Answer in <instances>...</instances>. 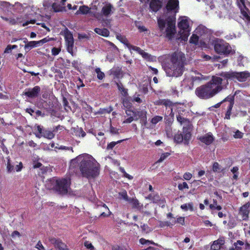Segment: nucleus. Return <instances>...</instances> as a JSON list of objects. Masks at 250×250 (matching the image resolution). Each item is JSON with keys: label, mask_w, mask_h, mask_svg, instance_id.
<instances>
[{"label": "nucleus", "mask_w": 250, "mask_h": 250, "mask_svg": "<svg viewBox=\"0 0 250 250\" xmlns=\"http://www.w3.org/2000/svg\"><path fill=\"white\" fill-rule=\"evenodd\" d=\"M78 167L83 176L87 178H95L99 174V164L88 154L80 155L71 161L70 169L74 172Z\"/></svg>", "instance_id": "f257e3e1"}, {"label": "nucleus", "mask_w": 250, "mask_h": 250, "mask_svg": "<svg viewBox=\"0 0 250 250\" xmlns=\"http://www.w3.org/2000/svg\"><path fill=\"white\" fill-rule=\"evenodd\" d=\"M227 84V81L223 80L221 77L213 76L208 82L196 89L195 94L200 99H208L226 89Z\"/></svg>", "instance_id": "f03ea898"}, {"label": "nucleus", "mask_w": 250, "mask_h": 250, "mask_svg": "<svg viewBox=\"0 0 250 250\" xmlns=\"http://www.w3.org/2000/svg\"><path fill=\"white\" fill-rule=\"evenodd\" d=\"M185 57L181 51H176L171 55L170 62L164 67L167 76L179 77L183 74Z\"/></svg>", "instance_id": "7ed1b4c3"}, {"label": "nucleus", "mask_w": 250, "mask_h": 250, "mask_svg": "<svg viewBox=\"0 0 250 250\" xmlns=\"http://www.w3.org/2000/svg\"><path fill=\"white\" fill-rule=\"evenodd\" d=\"M158 24L159 29L166 38L170 40L173 37L176 32L174 16L163 15L158 19Z\"/></svg>", "instance_id": "20e7f679"}, {"label": "nucleus", "mask_w": 250, "mask_h": 250, "mask_svg": "<svg viewBox=\"0 0 250 250\" xmlns=\"http://www.w3.org/2000/svg\"><path fill=\"white\" fill-rule=\"evenodd\" d=\"M52 185L51 188L54 189L61 194L67 193L70 185V179L69 178L57 179L53 178L50 180Z\"/></svg>", "instance_id": "39448f33"}, {"label": "nucleus", "mask_w": 250, "mask_h": 250, "mask_svg": "<svg viewBox=\"0 0 250 250\" xmlns=\"http://www.w3.org/2000/svg\"><path fill=\"white\" fill-rule=\"evenodd\" d=\"M178 26L180 38L183 41H187L190 31V21L187 17H182L178 19Z\"/></svg>", "instance_id": "423d86ee"}, {"label": "nucleus", "mask_w": 250, "mask_h": 250, "mask_svg": "<svg viewBox=\"0 0 250 250\" xmlns=\"http://www.w3.org/2000/svg\"><path fill=\"white\" fill-rule=\"evenodd\" d=\"M214 48L215 51L219 54L228 55L235 53V51L232 49L229 44L222 40H215L214 42Z\"/></svg>", "instance_id": "0eeeda50"}, {"label": "nucleus", "mask_w": 250, "mask_h": 250, "mask_svg": "<svg viewBox=\"0 0 250 250\" xmlns=\"http://www.w3.org/2000/svg\"><path fill=\"white\" fill-rule=\"evenodd\" d=\"M114 10V7L111 4L106 3L102 7L101 13L91 12L90 15L96 18L98 21H105V23H106V21L107 20H105L104 17H109L113 13Z\"/></svg>", "instance_id": "6e6552de"}, {"label": "nucleus", "mask_w": 250, "mask_h": 250, "mask_svg": "<svg viewBox=\"0 0 250 250\" xmlns=\"http://www.w3.org/2000/svg\"><path fill=\"white\" fill-rule=\"evenodd\" d=\"M221 76L227 79H236L239 82H245L250 77V73L248 71L240 72L230 71L222 73Z\"/></svg>", "instance_id": "1a4fd4ad"}, {"label": "nucleus", "mask_w": 250, "mask_h": 250, "mask_svg": "<svg viewBox=\"0 0 250 250\" xmlns=\"http://www.w3.org/2000/svg\"><path fill=\"white\" fill-rule=\"evenodd\" d=\"M0 6L4 11H6V9L7 10L6 15L5 17L2 16L1 18L10 24H14L15 23V21L14 18V15L11 11V9H14V6L10 5L9 3L5 1H0Z\"/></svg>", "instance_id": "9d476101"}, {"label": "nucleus", "mask_w": 250, "mask_h": 250, "mask_svg": "<svg viewBox=\"0 0 250 250\" xmlns=\"http://www.w3.org/2000/svg\"><path fill=\"white\" fill-rule=\"evenodd\" d=\"M64 39L67 51L72 56L74 55L73 50L74 39L72 34L68 30H66L64 33Z\"/></svg>", "instance_id": "9b49d317"}, {"label": "nucleus", "mask_w": 250, "mask_h": 250, "mask_svg": "<svg viewBox=\"0 0 250 250\" xmlns=\"http://www.w3.org/2000/svg\"><path fill=\"white\" fill-rule=\"evenodd\" d=\"M247 0H237L238 5L240 8L241 12L244 19L250 22V17L249 15V10L246 8L245 3Z\"/></svg>", "instance_id": "f8f14e48"}, {"label": "nucleus", "mask_w": 250, "mask_h": 250, "mask_svg": "<svg viewBox=\"0 0 250 250\" xmlns=\"http://www.w3.org/2000/svg\"><path fill=\"white\" fill-rule=\"evenodd\" d=\"M166 7L167 11H173L175 14L176 13L179 9L178 0H169Z\"/></svg>", "instance_id": "ddd939ff"}, {"label": "nucleus", "mask_w": 250, "mask_h": 250, "mask_svg": "<svg viewBox=\"0 0 250 250\" xmlns=\"http://www.w3.org/2000/svg\"><path fill=\"white\" fill-rule=\"evenodd\" d=\"M223 101H228L229 102L227 113L226 114V118L227 119H230L231 111L234 104V96H228L223 100Z\"/></svg>", "instance_id": "4468645a"}, {"label": "nucleus", "mask_w": 250, "mask_h": 250, "mask_svg": "<svg viewBox=\"0 0 250 250\" xmlns=\"http://www.w3.org/2000/svg\"><path fill=\"white\" fill-rule=\"evenodd\" d=\"M198 139L201 142L208 146L210 145L213 142L214 138L212 134L210 133H209L199 137Z\"/></svg>", "instance_id": "2eb2a0df"}, {"label": "nucleus", "mask_w": 250, "mask_h": 250, "mask_svg": "<svg viewBox=\"0 0 250 250\" xmlns=\"http://www.w3.org/2000/svg\"><path fill=\"white\" fill-rule=\"evenodd\" d=\"M41 91V88L39 86H36L33 88L29 89L25 92V95L29 98L37 97Z\"/></svg>", "instance_id": "dca6fc26"}, {"label": "nucleus", "mask_w": 250, "mask_h": 250, "mask_svg": "<svg viewBox=\"0 0 250 250\" xmlns=\"http://www.w3.org/2000/svg\"><path fill=\"white\" fill-rule=\"evenodd\" d=\"M135 114L137 117V120L140 119L141 123L146 125L147 123L146 111L145 110H136Z\"/></svg>", "instance_id": "f3484780"}, {"label": "nucleus", "mask_w": 250, "mask_h": 250, "mask_svg": "<svg viewBox=\"0 0 250 250\" xmlns=\"http://www.w3.org/2000/svg\"><path fill=\"white\" fill-rule=\"evenodd\" d=\"M162 3L160 0H152L149 3V7L152 11L156 12L161 8Z\"/></svg>", "instance_id": "a211bd4d"}, {"label": "nucleus", "mask_w": 250, "mask_h": 250, "mask_svg": "<svg viewBox=\"0 0 250 250\" xmlns=\"http://www.w3.org/2000/svg\"><path fill=\"white\" fill-rule=\"evenodd\" d=\"M249 205L246 204L241 207L239 210V214L242 215V218L243 220H246L248 217L249 210L248 208Z\"/></svg>", "instance_id": "6ab92c4d"}, {"label": "nucleus", "mask_w": 250, "mask_h": 250, "mask_svg": "<svg viewBox=\"0 0 250 250\" xmlns=\"http://www.w3.org/2000/svg\"><path fill=\"white\" fill-rule=\"evenodd\" d=\"M24 42L25 43L24 49L26 52L29 51L33 48L39 46L38 41L28 42L27 39H25Z\"/></svg>", "instance_id": "aec40b11"}, {"label": "nucleus", "mask_w": 250, "mask_h": 250, "mask_svg": "<svg viewBox=\"0 0 250 250\" xmlns=\"http://www.w3.org/2000/svg\"><path fill=\"white\" fill-rule=\"evenodd\" d=\"M33 130L37 137L40 138L42 136L44 130L42 126L37 125H35L33 127Z\"/></svg>", "instance_id": "412c9836"}, {"label": "nucleus", "mask_w": 250, "mask_h": 250, "mask_svg": "<svg viewBox=\"0 0 250 250\" xmlns=\"http://www.w3.org/2000/svg\"><path fill=\"white\" fill-rule=\"evenodd\" d=\"M224 244V240L222 239H219L213 242V244L211 246V249L212 250H220L221 246Z\"/></svg>", "instance_id": "4be33fe9"}, {"label": "nucleus", "mask_w": 250, "mask_h": 250, "mask_svg": "<svg viewBox=\"0 0 250 250\" xmlns=\"http://www.w3.org/2000/svg\"><path fill=\"white\" fill-rule=\"evenodd\" d=\"M91 12H93L92 11H90V9L89 7L85 5H83L79 7V10L76 12V14L78 15L80 14H87L88 13H89L90 14V13Z\"/></svg>", "instance_id": "5701e85b"}, {"label": "nucleus", "mask_w": 250, "mask_h": 250, "mask_svg": "<svg viewBox=\"0 0 250 250\" xmlns=\"http://www.w3.org/2000/svg\"><path fill=\"white\" fill-rule=\"evenodd\" d=\"M94 31L97 34L104 37H107L109 35V31L106 28L101 29L99 28H96L94 29Z\"/></svg>", "instance_id": "b1692460"}, {"label": "nucleus", "mask_w": 250, "mask_h": 250, "mask_svg": "<svg viewBox=\"0 0 250 250\" xmlns=\"http://www.w3.org/2000/svg\"><path fill=\"white\" fill-rule=\"evenodd\" d=\"M129 202L132 205L133 208H136L138 210H141L143 207V205L141 204L139 201L136 199L131 198L130 199Z\"/></svg>", "instance_id": "393cba45"}, {"label": "nucleus", "mask_w": 250, "mask_h": 250, "mask_svg": "<svg viewBox=\"0 0 250 250\" xmlns=\"http://www.w3.org/2000/svg\"><path fill=\"white\" fill-rule=\"evenodd\" d=\"M54 136L55 134L52 131L44 130L42 137H43L48 139H52L54 137Z\"/></svg>", "instance_id": "a878e982"}, {"label": "nucleus", "mask_w": 250, "mask_h": 250, "mask_svg": "<svg viewBox=\"0 0 250 250\" xmlns=\"http://www.w3.org/2000/svg\"><path fill=\"white\" fill-rule=\"evenodd\" d=\"M185 128H183V137L185 144H188V141L190 140L191 137V134L189 131L187 130L185 131Z\"/></svg>", "instance_id": "bb28decb"}, {"label": "nucleus", "mask_w": 250, "mask_h": 250, "mask_svg": "<svg viewBox=\"0 0 250 250\" xmlns=\"http://www.w3.org/2000/svg\"><path fill=\"white\" fill-rule=\"evenodd\" d=\"M116 85L119 91H120L122 94L125 96L127 95V89L124 87L123 84L121 83H116Z\"/></svg>", "instance_id": "cd10ccee"}, {"label": "nucleus", "mask_w": 250, "mask_h": 250, "mask_svg": "<svg viewBox=\"0 0 250 250\" xmlns=\"http://www.w3.org/2000/svg\"><path fill=\"white\" fill-rule=\"evenodd\" d=\"M117 38L122 42H123L125 45L128 48H129V46H130L131 44L129 43L128 40L125 37L122 36L121 35H118L117 36Z\"/></svg>", "instance_id": "c85d7f7f"}, {"label": "nucleus", "mask_w": 250, "mask_h": 250, "mask_svg": "<svg viewBox=\"0 0 250 250\" xmlns=\"http://www.w3.org/2000/svg\"><path fill=\"white\" fill-rule=\"evenodd\" d=\"M55 248L58 249L59 250H69L67 246L61 240H60L59 243L57 244V245H56Z\"/></svg>", "instance_id": "c756f323"}, {"label": "nucleus", "mask_w": 250, "mask_h": 250, "mask_svg": "<svg viewBox=\"0 0 250 250\" xmlns=\"http://www.w3.org/2000/svg\"><path fill=\"white\" fill-rule=\"evenodd\" d=\"M181 208L185 211H187L188 209L192 211L193 209V204L192 203H190L188 204H185L182 205L181 206Z\"/></svg>", "instance_id": "7c9ffc66"}, {"label": "nucleus", "mask_w": 250, "mask_h": 250, "mask_svg": "<svg viewBox=\"0 0 250 250\" xmlns=\"http://www.w3.org/2000/svg\"><path fill=\"white\" fill-rule=\"evenodd\" d=\"M206 31V28L203 26H199L197 28H196L195 32L196 34H199V35H202L204 33H205Z\"/></svg>", "instance_id": "2f4dec72"}, {"label": "nucleus", "mask_w": 250, "mask_h": 250, "mask_svg": "<svg viewBox=\"0 0 250 250\" xmlns=\"http://www.w3.org/2000/svg\"><path fill=\"white\" fill-rule=\"evenodd\" d=\"M102 206L105 208L106 211H104L102 213L100 216L104 217L109 216L111 214V212L110 211L109 208L104 204Z\"/></svg>", "instance_id": "473e14b6"}, {"label": "nucleus", "mask_w": 250, "mask_h": 250, "mask_svg": "<svg viewBox=\"0 0 250 250\" xmlns=\"http://www.w3.org/2000/svg\"><path fill=\"white\" fill-rule=\"evenodd\" d=\"M233 136L235 139H241L243 137L244 133L239 130L235 129L233 131Z\"/></svg>", "instance_id": "72a5a7b5"}, {"label": "nucleus", "mask_w": 250, "mask_h": 250, "mask_svg": "<svg viewBox=\"0 0 250 250\" xmlns=\"http://www.w3.org/2000/svg\"><path fill=\"white\" fill-rule=\"evenodd\" d=\"M198 40H199V36L197 34H193L192 35V36L190 37L189 42L190 43H193L195 44H197Z\"/></svg>", "instance_id": "f704fd0d"}, {"label": "nucleus", "mask_w": 250, "mask_h": 250, "mask_svg": "<svg viewBox=\"0 0 250 250\" xmlns=\"http://www.w3.org/2000/svg\"><path fill=\"white\" fill-rule=\"evenodd\" d=\"M174 140L178 143H182L184 141L183 135L178 133L174 136Z\"/></svg>", "instance_id": "c9c22d12"}, {"label": "nucleus", "mask_w": 250, "mask_h": 250, "mask_svg": "<svg viewBox=\"0 0 250 250\" xmlns=\"http://www.w3.org/2000/svg\"><path fill=\"white\" fill-rule=\"evenodd\" d=\"M163 119V117L160 116H156L152 118L151 123L153 125H156L158 122L161 121Z\"/></svg>", "instance_id": "e433bc0d"}, {"label": "nucleus", "mask_w": 250, "mask_h": 250, "mask_svg": "<svg viewBox=\"0 0 250 250\" xmlns=\"http://www.w3.org/2000/svg\"><path fill=\"white\" fill-rule=\"evenodd\" d=\"M119 196L121 198L129 202L131 198H128L127 192L126 191H123L119 193Z\"/></svg>", "instance_id": "4c0bfd02"}, {"label": "nucleus", "mask_w": 250, "mask_h": 250, "mask_svg": "<svg viewBox=\"0 0 250 250\" xmlns=\"http://www.w3.org/2000/svg\"><path fill=\"white\" fill-rule=\"evenodd\" d=\"M52 8L55 12H60L62 11L63 7L57 4L56 3H53L52 5Z\"/></svg>", "instance_id": "58836bf2"}, {"label": "nucleus", "mask_w": 250, "mask_h": 250, "mask_svg": "<svg viewBox=\"0 0 250 250\" xmlns=\"http://www.w3.org/2000/svg\"><path fill=\"white\" fill-rule=\"evenodd\" d=\"M172 223L173 224V225L175 224L176 223L184 225L185 224V218L183 217H180L178 218L176 220L174 219L172 220Z\"/></svg>", "instance_id": "ea45409f"}, {"label": "nucleus", "mask_w": 250, "mask_h": 250, "mask_svg": "<svg viewBox=\"0 0 250 250\" xmlns=\"http://www.w3.org/2000/svg\"><path fill=\"white\" fill-rule=\"evenodd\" d=\"M95 72L97 74V78L99 80H102L104 77V74L101 71L100 68H97L95 69Z\"/></svg>", "instance_id": "a19ab883"}, {"label": "nucleus", "mask_w": 250, "mask_h": 250, "mask_svg": "<svg viewBox=\"0 0 250 250\" xmlns=\"http://www.w3.org/2000/svg\"><path fill=\"white\" fill-rule=\"evenodd\" d=\"M212 170L214 172H220L222 171V169L220 167L219 164L215 162L213 164Z\"/></svg>", "instance_id": "79ce46f5"}, {"label": "nucleus", "mask_w": 250, "mask_h": 250, "mask_svg": "<svg viewBox=\"0 0 250 250\" xmlns=\"http://www.w3.org/2000/svg\"><path fill=\"white\" fill-rule=\"evenodd\" d=\"M54 39L53 38H49V37H46V38H44V39L40 40V41H38V44H39V46L42 45L43 44L45 43H46L50 41H52V40H53Z\"/></svg>", "instance_id": "37998d69"}, {"label": "nucleus", "mask_w": 250, "mask_h": 250, "mask_svg": "<svg viewBox=\"0 0 250 250\" xmlns=\"http://www.w3.org/2000/svg\"><path fill=\"white\" fill-rule=\"evenodd\" d=\"M136 111H132L130 110H126L125 113L129 117H133L135 118V120H137V117L136 114H135Z\"/></svg>", "instance_id": "c03bdc74"}, {"label": "nucleus", "mask_w": 250, "mask_h": 250, "mask_svg": "<svg viewBox=\"0 0 250 250\" xmlns=\"http://www.w3.org/2000/svg\"><path fill=\"white\" fill-rule=\"evenodd\" d=\"M244 245V243L240 241V240H238L237 241V242L235 243L234 244V246L235 247V248H234V249H235L236 250H241L242 249V246Z\"/></svg>", "instance_id": "a18cd8bd"}, {"label": "nucleus", "mask_w": 250, "mask_h": 250, "mask_svg": "<svg viewBox=\"0 0 250 250\" xmlns=\"http://www.w3.org/2000/svg\"><path fill=\"white\" fill-rule=\"evenodd\" d=\"M123 141V140H120V141H117V142H111L110 143L108 144V145L107 146V147H106V149L107 150L112 149L116 145H117V144H118L119 143H121Z\"/></svg>", "instance_id": "49530a36"}, {"label": "nucleus", "mask_w": 250, "mask_h": 250, "mask_svg": "<svg viewBox=\"0 0 250 250\" xmlns=\"http://www.w3.org/2000/svg\"><path fill=\"white\" fill-rule=\"evenodd\" d=\"M16 48V46L15 45H8L5 48L4 53V54H9L12 52V50Z\"/></svg>", "instance_id": "de8ad7c7"}, {"label": "nucleus", "mask_w": 250, "mask_h": 250, "mask_svg": "<svg viewBox=\"0 0 250 250\" xmlns=\"http://www.w3.org/2000/svg\"><path fill=\"white\" fill-rule=\"evenodd\" d=\"M78 39L80 40H88L89 39V37L85 33H79L78 34Z\"/></svg>", "instance_id": "09e8293b"}, {"label": "nucleus", "mask_w": 250, "mask_h": 250, "mask_svg": "<svg viewBox=\"0 0 250 250\" xmlns=\"http://www.w3.org/2000/svg\"><path fill=\"white\" fill-rule=\"evenodd\" d=\"M128 49L130 50H133L137 52V53H138L139 54H140V53H141V52L143 50L140 47H137V46H133V45H132L129 46V48Z\"/></svg>", "instance_id": "8fccbe9b"}, {"label": "nucleus", "mask_w": 250, "mask_h": 250, "mask_svg": "<svg viewBox=\"0 0 250 250\" xmlns=\"http://www.w3.org/2000/svg\"><path fill=\"white\" fill-rule=\"evenodd\" d=\"M140 242L141 244H142L143 245L148 243V244H153V245H157V244H156L153 241L147 240H146V239H145L144 238H141L140 239Z\"/></svg>", "instance_id": "3c124183"}, {"label": "nucleus", "mask_w": 250, "mask_h": 250, "mask_svg": "<svg viewBox=\"0 0 250 250\" xmlns=\"http://www.w3.org/2000/svg\"><path fill=\"white\" fill-rule=\"evenodd\" d=\"M178 188L179 190H182L184 188L188 189L189 187L186 182H183L182 184H180L178 186Z\"/></svg>", "instance_id": "603ef678"}, {"label": "nucleus", "mask_w": 250, "mask_h": 250, "mask_svg": "<svg viewBox=\"0 0 250 250\" xmlns=\"http://www.w3.org/2000/svg\"><path fill=\"white\" fill-rule=\"evenodd\" d=\"M49 242L54 245V247H56L57 244L60 241V240L56 239L54 237H51L49 239Z\"/></svg>", "instance_id": "864d4df0"}, {"label": "nucleus", "mask_w": 250, "mask_h": 250, "mask_svg": "<svg viewBox=\"0 0 250 250\" xmlns=\"http://www.w3.org/2000/svg\"><path fill=\"white\" fill-rule=\"evenodd\" d=\"M140 55L142 56L143 58H144L145 59H146V60L150 59V55L148 53L145 52L143 50L140 53Z\"/></svg>", "instance_id": "5fc2aeb1"}, {"label": "nucleus", "mask_w": 250, "mask_h": 250, "mask_svg": "<svg viewBox=\"0 0 250 250\" xmlns=\"http://www.w3.org/2000/svg\"><path fill=\"white\" fill-rule=\"evenodd\" d=\"M169 155V153H165L163 154L159 159L158 160V163H161L163 162L166 158H167Z\"/></svg>", "instance_id": "6e6d98bb"}, {"label": "nucleus", "mask_w": 250, "mask_h": 250, "mask_svg": "<svg viewBox=\"0 0 250 250\" xmlns=\"http://www.w3.org/2000/svg\"><path fill=\"white\" fill-rule=\"evenodd\" d=\"M60 51H61L60 48H56V47H53L51 50L52 54L54 56H56L58 54H59V53L60 52Z\"/></svg>", "instance_id": "4d7b16f0"}, {"label": "nucleus", "mask_w": 250, "mask_h": 250, "mask_svg": "<svg viewBox=\"0 0 250 250\" xmlns=\"http://www.w3.org/2000/svg\"><path fill=\"white\" fill-rule=\"evenodd\" d=\"M173 225V224L172 223V221L171 222H168V221H165L161 222L160 224V226L161 227H165V226H169V227H172Z\"/></svg>", "instance_id": "13d9d810"}, {"label": "nucleus", "mask_w": 250, "mask_h": 250, "mask_svg": "<svg viewBox=\"0 0 250 250\" xmlns=\"http://www.w3.org/2000/svg\"><path fill=\"white\" fill-rule=\"evenodd\" d=\"M161 104L165 105L166 106H170L172 105L171 101L167 100H163L161 102Z\"/></svg>", "instance_id": "bf43d9fd"}, {"label": "nucleus", "mask_w": 250, "mask_h": 250, "mask_svg": "<svg viewBox=\"0 0 250 250\" xmlns=\"http://www.w3.org/2000/svg\"><path fill=\"white\" fill-rule=\"evenodd\" d=\"M209 208L210 209H211L212 210L214 209H217L218 210H220L222 209V207L220 205L215 206L213 205H209Z\"/></svg>", "instance_id": "052dcab7"}, {"label": "nucleus", "mask_w": 250, "mask_h": 250, "mask_svg": "<svg viewBox=\"0 0 250 250\" xmlns=\"http://www.w3.org/2000/svg\"><path fill=\"white\" fill-rule=\"evenodd\" d=\"M96 2V1H94V2H93L91 4L90 7H89V8L90 9V11H94L95 12H97V11L98 10V7L97 5L94 4Z\"/></svg>", "instance_id": "680f3d73"}, {"label": "nucleus", "mask_w": 250, "mask_h": 250, "mask_svg": "<svg viewBox=\"0 0 250 250\" xmlns=\"http://www.w3.org/2000/svg\"><path fill=\"white\" fill-rule=\"evenodd\" d=\"M110 132L112 134H119V129L111 126L110 127Z\"/></svg>", "instance_id": "e2e57ef3"}, {"label": "nucleus", "mask_w": 250, "mask_h": 250, "mask_svg": "<svg viewBox=\"0 0 250 250\" xmlns=\"http://www.w3.org/2000/svg\"><path fill=\"white\" fill-rule=\"evenodd\" d=\"M36 248L38 250H45L41 241H39L36 245Z\"/></svg>", "instance_id": "0e129e2a"}, {"label": "nucleus", "mask_w": 250, "mask_h": 250, "mask_svg": "<svg viewBox=\"0 0 250 250\" xmlns=\"http://www.w3.org/2000/svg\"><path fill=\"white\" fill-rule=\"evenodd\" d=\"M149 198L151 200H152L154 203H156L159 200V197L157 195H154L153 197L152 196V195H150L149 196Z\"/></svg>", "instance_id": "69168bd1"}, {"label": "nucleus", "mask_w": 250, "mask_h": 250, "mask_svg": "<svg viewBox=\"0 0 250 250\" xmlns=\"http://www.w3.org/2000/svg\"><path fill=\"white\" fill-rule=\"evenodd\" d=\"M192 177V174L189 172H186L183 175V178L186 180H190Z\"/></svg>", "instance_id": "338daca9"}, {"label": "nucleus", "mask_w": 250, "mask_h": 250, "mask_svg": "<svg viewBox=\"0 0 250 250\" xmlns=\"http://www.w3.org/2000/svg\"><path fill=\"white\" fill-rule=\"evenodd\" d=\"M141 228L142 230L146 232H148L150 231V229L146 225H143L141 226Z\"/></svg>", "instance_id": "774afa93"}]
</instances>
